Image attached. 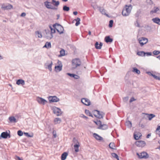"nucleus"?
<instances>
[{"label":"nucleus","mask_w":160,"mask_h":160,"mask_svg":"<svg viewBox=\"0 0 160 160\" xmlns=\"http://www.w3.org/2000/svg\"><path fill=\"white\" fill-rule=\"evenodd\" d=\"M81 64V62L80 59L78 58L72 59V69H75L78 67L80 66Z\"/></svg>","instance_id":"1"},{"label":"nucleus","mask_w":160,"mask_h":160,"mask_svg":"<svg viewBox=\"0 0 160 160\" xmlns=\"http://www.w3.org/2000/svg\"><path fill=\"white\" fill-rule=\"evenodd\" d=\"M136 155L139 159H147L149 157L148 154L145 151L142 152L140 153L137 152Z\"/></svg>","instance_id":"2"},{"label":"nucleus","mask_w":160,"mask_h":160,"mask_svg":"<svg viewBox=\"0 0 160 160\" xmlns=\"http://www.w3.org/2000/svg\"><path fill=\"white\" fill-rule=\"evenodd\" d=\"M10 131L9 130H7L5 132H2L0 135V139L2 138L3 139H7L10 138L11 137V135L10 134Z\"/></svg>","instance_id":"3"},{"label":"nucleus","mask_w":160,"mask_h":160,"mask_svg":"<svg viewBox=\"0 0 160 160\" xmlns=\"http://www.w3.org/2000/svg\"><path fill=\"white\" fill-rule=\"evenodd\" d=\"M138 41L141 46L142 47L148 42V39L146 38L142 37L138 39Z\"/></svg>","instance_id":"4"},{"label":"nucleus","mask_w":160,"mask_h":160,"mask_svg":"<svg viewBox=\"0 0 160 160\" xmlns=\"http://www.w3.org/2000/svg\"><path fill=\"white\" fill-rule=\"evenodd\" d=\"M52 110L53 111V113L56 114L57 116H59L62 114V112L61 111V109L55 106H53L52 107Z\"/></svg>","instance_id":"5"},{"label":"nucleus","mask_w":160,"mask_h":160,"mask_svg":"<svg viewBox=\"0 0 160 160\" xmlns=\"http://www.w3.org/2000/svg\"><path fill=\"white\" fill-rule=\"evenodd\" d=\"M52 2L48 1H46L44 2L45 6L48 9H51L54 10H56L58 8L54 7L52 5Z\"/></svg>","instance_id":"6"},{"label":"nucleus","mask_w":160,"mask_h":160,"mask_svg":"<svg viewBox=\"0 0 160 160\" xmlns=\"http://www.w3.org/2000/svg\"><path fill=\"white\" fill-rule=\"evenodd\" d=\"M45 34L44 36L45 38H46L48 39H51L53 38V35L51 34L50 32V31L49 29H45Z\"/></svg>","instance_id":"7"},{"label":"nucleus","mask_w":160,"mask_h":160,"mask_svg":"<svg viewBox=\"0 0 160 160\" xmlns=\"http://www.w3.org/2000/svg\"><path fill=\"white\" fill-rule=\"evenodd\" d=\"M58 65L55 66L54 67L55 71L56 72H60L62 69V65L61 62L58 60Z\"/></svg>","instance_id":"8"},{"label":"nucleus","mask_w":160,"mask_h":160,"mask_svg":"<svg viewBox=\"0 0 160 160\" xmlns=\"http://www.w3.org/2000/svg\"><path fill=\"white\" fill-rule=\"evenodd\" d=\"M49 102L50 103L54 102H57L59 101V99L56 96H50L48 98Z\"/></svg>","instance_id":"9"},{"label":"nucleus","mask_w":160,"mask_h":160,"mask_svg":"<svg viewBox=\"0 0 160 160\" xmlns=\"http://www.w3.org/2000/svg\"><path fill=\"white\" fill-rule=\"evenodd\" d=\"M81 102L83 104L86 106H89L91 104L90 101L87 98H82L81 99Z\"/></svg>","instance_id":"10"},{"label":"nucleus","mask_w":160,"mask_h":160,"mask_svg":"<svg viewBox=\"0 0 160 160\" xmlns=\"http://www.w3.org/2000/svg\"><path fill=\"white\" fill-rule=\"evenodd\" d=\"M135 145L138 147L143 148L146 144L144 141L142 140H138L135 142Z\"/></svg>","instance_id":"11"},{"label":"nucleus","mask_w":160,"mask_h":160,"mask_svg":"<svg viewBox=\"0 0 160 160\" xmlns=\"http://www.w3.org/2000/svg\"><path fill=\"white\" fill-rule=\"evenodd\" d=\"M12 7V5L8 3H3L2 6V8L4 10L11 9Z\"/></svg>","instance_id":"12"},{"label":"nucleus","mask_w":160,"mask_h":160,"mask_svg":"<svg viewBox=\"0 0 160 160\" xmlns=\"http://www.w3.org/2000/svg\"><path fill=\"white\" fill-rule=\"evenodd\" d=\"M130 71H128L125 77V81L126 83L128 84V85H130L132 84L131 81L129 79V73Z\"/></svg>","instance_id":"13"},{"label":"nucleus","mask_w":160,"mask_h":160,"mask_svg":"<svg viewBox=\"0 0 160 160\" xmlns=\"http://www.w3.org/2000/svg\"><path fill=\"white\" fill-rule=\"evenodd\" d=\"M155 117V115L153 114L145 113V115L142 119L145 118L146 119L147 118H148L149 120L151 121L153 118Z\"/></svg>","instance_id":"14"},{"label":"nucleus","mask_w":160,"mask_h":160,"mask_svg":"<svg viewBox=\"0 0 160 160\" xmlns=\"http://www.w3.org/2000/svg\"><path fill=\"white\" fill-rule=\"evenodd\" d=\"M37 100L39 103L43 105H45L48 102L45 99L39 97L37 98Z\"/></svg>","instance_id":"15"},{"label":"nucleus","mask_w":160,"mask_h":160,"mask_svg":"<svg viewBox=\"0 0 160 160\" xmlns=\"http://www.w3.org/2000/svg\"><path fill=\"white\" fill-rule=\"evenodd\" d=\"M142 136V134L139 132H134L133 134V138L136 140L141 139Z\"/></svg>","instance_id":"16"},{"label":"nucleus","mask_w":160,"mask_h":160,"mask_svg":"<svg viewBox=\"0 0 160 160\" xmlns=\"http://www.w3.org/2000/svg\"><path fill=\"white\" fill-rule=\"evenodd\" d=\"M108 128V126L107 122H103L101 121V129L106 130Z\"/></svg>","instance_id":"17"},{"label":"nucleus","mask_w":160,"mask_h":160,"mask_svg":"<svg viewBox=\"0 0 160 160\" xmlns=\"http://www.w3.org/2000/svg\"><path fill=\"white\" fill-rule=\"evenodd\" d=\"M58 28L56 29L57 32L60 34H61L64 33L63 27L60 24V26H58Z\"/></svg>","instance_id":"18"},{"label":"nucleus","mask_w":160,"mask_h":160,"mask_svg":"<svg viewBox=\"0 0 160 160\" xmlns=\"http://www.w3.org/2000/svg\"><path fill=\"white\" fill-rule=\"evenodd\" d=\"M105 41L107 43H111L113 41V39L111 38L110 36H107L104 38Z\"/></svg>","instance_id":"19"},{"label":"nucleus","mask_w":160,"mask_h":160,"mask_svg":"<svg viewBox=\"0 0 160 160\" xmlns=\"http://www.w3.org/2000/svg\"><path fill=\"white\" fill-rule=\"evenodd\" d=\"M67 74L71 78H73L75 79H78L80 77L75 74L67 73Z\"/></svg>","instance_id":"20"},{"label":"nucleus","mask_w":160,"mask_h":160,"mask_svg":"<svg viewBox=\"0 0 160 160\" xmlns=\"http://www.w3.org/2000/svg\"><path fill=\"white\" fill-rule=\"evenodd\" d=\"M8 119L11 123H16L18 122L16 118L13 116L9 117Z\"/></svg>","instance_id":"21"},{"label":"nucleus","mask_w":160,"mask_h":160,"mask_svg":"<svg viewBox=\"0 0 160 160\" xmlns=\"http://www.w3.org/2000/svg\"><path fill=\"white\" fill-rule=\"evenodd\" d=\"M52 4L54 6V7L57 8L58 6L59 5L60 2L59 1H56L55 0H52Z\"/></svg>","instance_id":"22"},{"label":"nucleus","mask_w":160,"mask_h":160,"mask_svg":"<svg viewBox=\"0 0 160 160\" xmlns=\"http://www.w3.org/2000/svg\"><path fill=\"white\" fill-rule=\"evenodd\" d=\"M16 83L18 85H23L25 84V81L23 79H19L17 80Z\"/></svg>","instance_id":"23"},{"label":"nucleus","mask_w":160,"mask_h":160,"mask_svg":"<svg viewBox=\"0 0 160 160\" xmlns=\"http://www.w3.org/2000/svg\"><path fill=\"white\" fill-rule=\"evenodd\" d=\"M152 21L155 23L160 25V18L158 17H156L152 19Z\"/></svg>","instance_id":"24"},{"label":"nucleus","mask_w":160,"mask_h":160,"mask_svg":"<svg viewBox=\"0 0 160 160\" xmlns=\"http://www.w3.org/2000/svg\"><path fill=\"white\" fill-rule=\"evenodd\" d=\"M68 153L66 152H63L61 155V160H65L68 155Z\"/></svg>","instance_id":"25"},{"label":"nucleus","mask_w":160,"mask_h":160,"mask_svg":"<svg viewBox=\"0 0 160 160\" xmlns=\"http://www.w3.org/2000/svg\"><path fill=\"white\" fill-rule=\"evenodd\" d=\"M132 6L131 4L125 5L122 10H131Z\"/></svg>","instance_id":"26"},{"label":"nucleus","mask_w":160,"mask_h":160,"mask_svg":"<svg viewBox=\"0 0 160 160\" xmlns=\"http://www.w3.org/2000/svg\"><path fill=\"white\" fill-rule=\"evenodd\" d=\"M131 11H122V14L124 16H128L131 13Z\"/></svg>","instance_id":"27"},{"label":"nucleus","mask_w":160,"mask_h":160,"mask_svg":"<svg viewBox=\"0 0 160 160\" xmlns=\"http://www.w3.org/2000/svg\"><path fill=\"white\" fill-rule=\"evenodd\" d=\"M109 148L112 149H116L114 148H116V146L115 143L113 142H110L108 145Z\"/></svg>","instance_id":"28"},{"label":"nucleus","mask_w":160,"mask_h":160,"mask_svg":"<svg viewBox=\"0 0 160 160\" xmlns=\"http://www.w3.org/2000/svg\"><path fill=\"white\" fill-rule=\"evenodd\" d=\"M132 71L138 74L140 73V71L136 67L132 68Z\"/></svg>","instance_id":"29"},{"label":"nucleus","mask_w":160,"mask_h":160,"mask_svg":"<svg viewBox=\"0 0 160 160\" xmlns=\"http://www.w3.org/2000/svg\"><path fill=\"white\" fill-rule=\"evenodd\" d=\"M51 47V45L50 42H47L43 47V48H46L47 49L50 48Z\"/></svg>","instance_id":"30"},{"label":"nucleus","mask_w":160,"mask_h":160,"mask_svg":"<svg viewBox=\"0 0 160 160\" xmlns=\"http://www.w3.org/2000/svg\"><path fill=\"white\" fill-rule=\"evenodd\" d=\"M80 146V144H75L74 145V149L75 152H78L79 148Z\"/></svg>","instance_id":"31"},{"label":"nucleus","mask_w":160,"mask_h":160,"mask_svg":"<svg viewBox=\"0 0 160 160\" xmlns=\"http://www.w3.org/2000/svg\"><path fill=\"white\" fill-rule=\"evenodd\" d=\"M145 52L143 51H138L137 53V55L141 57L145 56Z\"/></svg>","instance_id":"32"},{"label":"nucleus","mask_w":160,"mask_h":160,"mask_svg":"<svg viewBox=\"0 0 160 160\" xmlns=\"http://www.w3.org/2000/svg\"><path fill=\"white\" fill-rule=\"evenodd\" d=\"M65 50L63 49H62L60 51V54L58 55L59 57H61L64 56L65 55Z\"/></svg>","instance_id":"33"},{"label":"nucleus","mask_w":160,"mask_h":160,"mask_svg":"<svg viewBox=\"0 0 160 160\" xmlns=\"http://www.w3.org/2000/svg\"><path fill=\"white\" fill-rule=\"evenodd\" d=\"M96 112L98 115H99V117L100 116V111L97 110H94L93 111V115L96 118H98V119H100V118L99 117H98V116L96 114V113L95 112Z\"/></svg>","instance_id":"34"},{"label":"nucleus","mask_w":160,"mask_h":160,"mask_svg":"<svg viewBox=\"0 0 160 160\" xmlns=\"http://www.w3.org/2000/svg\"><path fill=\"white\" fill-rule=\"evenodd\" d=\"M74 21H76L75 23V26H78L80 24V18H77L75 19L72 22Z\"/></svg>","instance_id":"35"},{"label":"nucleus","mask_w":160,"mask_h":160,"mask_svg":"<svg viewBox=\"0 0 160 160\" xmlns=\"http://www.w3.org/2000/svg\"><path fill=\"white\" fill-rule=\"evenodd\" d=\"M54 122L55 124L60 123L61 122V120L60 118H56L54 120Z\"/></svg>","instance_id":"36"},{"label":"nucleus","mask_w":160,"mask_h":160,"mask_svg":"<svg viewBox=\"0 0 160 160\" xmlns=\"http://www.w3.org/2000/svg\"><path fill=\"white\" fill-rule=\"evenodd\" d=\"M107 71V70L105 67H102L101 68V75H102Z\"/></svg>","instance_id":"37"},{"label":"nucleus","mask_w":160,"mask_h":160,"mask_svg":"<svg viewBox=\"0 0 160 160\" xmlns=\"http://www.w3.org/2000/svg\"><path fill=\"white\" fill-rule=\"evenodd\" d=\"M93 136L97 140H100V136L98 134L94 133H93Z\"/></svg>","instance_id":"38"},{"label":"nucleus","mask_w":160,"mask_h":160,"mask_svg":"<svg viewBox=\"0 0 160 160\" xmlns=\"http://www.w3.org/2000/svg\"><path fill=\"white\" fill-rule=\"evenodd\" d=\"M125 124L128 128H130L132 126V122L129 121H126L125 122Z\"/></svg>","instance_id":"39"},{"label":"nucleus","mask_w":160,"mask_h":160,"mask_svg":"<svg viewBox=\"0 0 160 160\" xmlns=\"http://www.w3.org/2000/svg\"><path fill=\"white\" fill-rule=\"evenodd\" d=\"M47 62H50V63L49 64H48L47 66L48 67V69L50 71H51L52 70V61H51L50 62H49V61H47Z\"/></svg>","instance_id":"40"},{"label":"nucleus","mask_w":160,"mask_h":160,"mask_svg":"<svg viewBox=\"0 0 160 160\" xmlns=\"http://www.w3.org/2000/svg\"><path fill=\"white\" fill-rule=\"evenodd\" d=\"M85 113L87 115H88L89 116L91 117H93V116L92 115V114L89 111V110L87 109H85Z\"/></svg>","instance_id":"41"},{"label":"nucleus","mask_w":160,"mask_h":160,"mask_svg":"<svg viewBox=\"0 0 160 160\" xmlns=\"http://www.w3.org/2000/svg\"><path fill=\"white\" fill-rule=\"evenodd\" d=\"M142 14L141 11H138L137 12L135 13V17L138 18L139 16H141V15Z\"/></svg>","instance_id":"42"},{"label":"nucleus","mask_w":160,"mask_h":160,"mask_svg":"<svg viewBox=\"0 0 160 160\" xmlns=\"http://www.w3.org/2000/svg\"><path fill=\"white\" fill-rule=\"evenodd\" d=\"M24 134L25 136L28 138H32L33 137V133H32L31 135H30L28 132H24Z\"/></svg>","instance_id":"43"},{"label":"nucleus","mask_w":160,"mask_h":160,"mask_svg":"<svg viewBox=\"0 0 160 160\" xmlns=\"http://www.w3.org/2000/svg\"><path fill=\"white\" fill-rule=\"evenodd\" d=\"M113 20H110L109 22L108 27L109 28H112L113 26Z\"/></svg>","instance_id":"44"},{"label":"nucleus","mask_w":160,"mask_h":160,"mask_svg":"<svg viewBox=\"0 0 160 160\" xmlns=\"http://www.w3.org/2000/svg\"><path fill=\"white\" fill-rule=\"evenodd\" d=\"M94 46L96 49H100V43L99 44L98 42H96Z\"/></svg>","instance_id":"45"},{"label":"nucleus","mask_w":160,"mask_h":160,"mask_svg":"<svg viewBox=\"0 0 160 160\" xmlns=\"http://www.w3.org/2000/svg\"><path fill=\"white\" fill-rule=\"evenodd\" d=\"M36 34L38 35V38H42V35L41 32H40L39 31H37L35 32Z\"/></svg>","instance_id":"46"},{"label":"nucleus","mask_w":160,"mask_h":160,"mask_svg":"<svg viewBox=\"0 0 160 160\" xmlns=\"http://www.w3.org/2000/svg\"><path fill=\"white\" fill-rule=\"evenodd\" d=\"M154 13L157 14H160V11H151L150 12V14H152Z\"/></svg>","instance_id":"47"},{"label":"nucleus","mask_w":160,"mask_h":160,"mask_svg":"<svg viewBox=\"0 0 160 160\" xmlns=\"http://www.w3.org/2000/svg\"><path fill=\"white\" fill-rule=\"evenodd\" d=\"M24 133L21 130H19L17 132V134L19 136H22L23 135Z\"/></svg>","instance_id":"48"},{"label":"nucleus","mask_w":160,"mask_h":160,"mask_svg":"<svg viewBox=\"0 0 160 160\" xmlns=\"http://www.w3.org/2000/svg\"><path fill=\"white\" fill-rule=\"evenodd\" d=\"M73 143H74V144H80L78 140L77 139H76V138L75 137H74L73 138Z\"/></svg>","instance_id":"49"},{"label":"nucleus","mask_w":160,"mask_h":160,"mask_svg":"<svg viewBox=\"0 0 160 160\" xmlns=\"http://www.w3.org/2000/svg\"><path fill=\"white\" fill-rule=\"evenodd\" d=\"M152 53L153 55H158L160 53V51L158 50H154V51Z\"/></svg>","instance_id":"50"},{"label":"nucleus","mask_w":160,"mask_h":160,"mask_svg":"<svg viewBox=\"0 0 160 160\" xmlns=\"http://www.w3.org/2000/svg\"><path fill=\"white\" fill-rule=\"evenodd\" d=\"M58 26H60V24L57 23H56L52 25L53 28L56 29H56H57L56 28V27H58Z\"/></svg>","instance_id":"51"},{"label":"nucleus","mask_w":160,"mask_h":160,"mask_svg":"<svg viewBox=\"0 0 160 160\" xmlns=\"http://www.w3.org/2000/svg\"><path fill=\"white\" fill-rule=\"evenodd\" d=\"M111 155L113 158H118V154H117L116 153H115L113 152V153H112Z\"/></svg>","instance_id":"52"},{"label":"nucleus","mask_w":160,"mask_h":160,"mask_svg":"<svg viewBox=\"0 0 160 160\" xmlns=\"http://www.w3.org/2000/svg\"><path fill=\"white\" fill-rule=\"evenodd\" d=\"M146 2L148 4L150 5L153 4V2L152 0H146Z\"/></svg>","instance_id":"53"},{"label":"nucleus","mask_w":160,"mask_h":160,"mask_svg":"<svg viewBox=\"0 0 160 160\" xmlns=\"http://www.w3.org/2000/svg\"><path fill=\"white\" fill-rule=\"evenodd\" d=\"M105 114L102 112H101V121H102L103 122H106L104 121H103L102 119H103V117L104 116Z\"/></svg>","instance_id":"54"},{"label":"nucleus","mask_w":160,"mask_h":160,"mask_svg":"<svg viewBox=\"0 0 160 160\" xmlns=\"http://www.w3.org/2000/svg\"><path fill=\"white\" fill-rule=\"evenodd\" d=\"M145 28L146 29V30L148 32L151 31L152 29L151 27L149 25H147V26H145Z\"/></svg>","instance_id":"55"},{"label":"nucleus","mask_w":160,"mask_h":160,"mask_svg":"<svg viewBox=\"0 0 160 160\" xmlns=\"http://www.w3.org/2000/svg\"><path fill=\"white\" fill-rule=\"evenodd\" d=\"M152 77L156 80H160V77L159 76H158L154 74H153Z\"/></svg>","instance_id":"56"},{"label":"nucleus","mask_w":160,"mask_h":160,"mask_svg":"<svg viewBox=\"0 0 160 160\" xmlns=\"http://www.w3.org/2000/svg\"><path fill=\"white\" fill-rule=\"evenodd\" d=\"M93 122L96 124L97 125H98L99 123H100V120L99 119L98 120L97 119H96V120H94L93 121Z\"/></svg>","instance_id":"57"},{"label":"nucleus","mask_w":160,"mask_h":160,"mask_svg":"<svg viewBox=\"0 0 160 160\" xmlns=\"http://www.w3.org/2000/svg\"><path fill=\"white\" fill-rule=\"evenodd\" d=\"M70 8L66 5H64L62 10H69Z\"/></svg>","instance_id":"58"},{"label":"nucleus","mask_w":160,"mask_h":160,"mask_svg":"<svg viewBox=\"0 0 160 160\" xmlns=\"http://www.w3.org/2000/svg\"><path fill=\"white\" fill-rule=\"evenodd\" d=\"M146 55L147 56H151L152 55V53L151 52H145V56Z\"/></svg>","instance_id":"59"},{"label":"nucleus","mask_w":160,"mask_h":160,"mask_svg":"<svg viewBox=\"0 0 160 160\" xmlns=\"http://www.w3.org/2000/svg\"><path fill=\"white\" fill-rule=\"evenodd\" d=\"M135 25L138 27H140V24L138 22V18L136 20V22L135 23Z\"/></svg>","instance_id":"60"},{"label":"nucleus","mask_w":160,"mask_h":160,"mask_svg":"<svg viewBox=\"0 0 160 160\" xmlns=\"http://www.w3.org/2000/svg\"><path fill=\"white\" fill-rule=\"evenodd\" d=\"M56 29L52 28L51 30H50V32L51 34H52L53 33H56Z\"/></svg>","instance_id":"61"},{"label":"nucleus","mask_w":160,"mask_h":160,"mask_svg":"<svg viewBox=\"0 0 160 160\" xmlns=\"http://www.w3.org/2000/svg\"><path fill=\"white\" fill-rule=\"evenodd\" d=\"M142 119L140 121L138 125L139 127H141L142 128H144V125L142 124H141V122Z\"/></svg>","instance_id":"62"},{"label":"nucleus","mask_w":160,"mask_h":160,"mask_svg":"<svg viewBox=\"0 0 160 160\" xmlns=\"http://www.w3.org/2000/svg\"><path fill=\"white\" fill-rule=\"evenodd\" d=\"M135 100H136V99L133 97H132L130 99L129 102L131 103Z\"/></svg>","instance_id":"63"},{"label":"nucleus","mask_w":160,"mask_h":160,"mask_svg":"<svg viewBox=\"0 0 160 160\" xmlns=\"http://www.w3.org/2000/svg\"><path fill=\"white\" fill-rule=\"evenodd\" d=\"M158 131L160 132V126L158 125L157 127L156 130V132Z\"/></svg>","instance_id":"64"}]
</instances>
